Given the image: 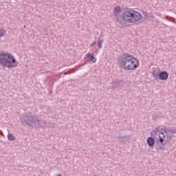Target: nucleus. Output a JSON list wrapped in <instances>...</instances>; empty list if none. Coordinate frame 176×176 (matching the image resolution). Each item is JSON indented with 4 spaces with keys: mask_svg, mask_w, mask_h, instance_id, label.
<instances>
[{
    "mask_svg": "<svg viewBox=\"0 0 176 176\" xmlns=\"http://www.w3.org/2000/svg\"><path fill=\"white\" fill-rule=\"evenodd\" d=\"M21 121L22 123H25L28 126H33V127H42L43 129L50 127V122H46L42 119H38L32 115H23L21 118Z\"/></svg>",
    "mask_w": 176,
    "mask_h": 176,
    "instance_id": "nucleus-1",
    "label": "nucleus"
},
{
    "mask_svg": "<svg viewBox=\"0 0 176 176\" xmlns=\"http://www.w3.org/2000/svg\"><path fill=\"white\" fill-rule=\"evenodd\" d=\"M19 62L13 55L6 52H0V65L1 67H8V68H14L17 67Z\"/></svg>",
    "mask_w": 176,
    "mask_h": 176,
    "instance_id": "nucleus-2",
    "label": "nucleus"
},
{
    "mask_svg": "<svg viewBox=\"0 0 176 176\" xmlns=\"http://www.w3.org/2000/svg\"><path fill=\"white\" fill-rule=\"evenodd\" d=\"M155 135H157L159 138V142L157 144L155 145L156 151H164L166 149V143H164V140L168 138L167 136V129L163 128L162 130L159 128H155Z\"/></svg>",
    "mask_w": 176,
    "mask_h": 176,
    "instance_id": "nucleus-3",
    "label": "nucleus"
},
{
    "mask_svg": "<svg viewBox=\"0 0 176 176\" xmlns=\"http://www.w3.org/2000/svg\"><path fill=\"white\" fill-rule=\"evenodd\" d=\"M131 13V10H128L124 11L121 14V17L120 16H117L116 20H117L118 23H119V24H121V25L122 24H124V23H130ZM123 21H124V23H123Z\"/></svg>",
    "mask_w": 176,
    "mask_h": 176,
    "instance_id": "nucleus-4",
    "label": "nucleus"
},
{
    "mask_svg": "<svg viewBox=\"0 0 176 176\" xmlns=\"http://www.w3.org/2000/svg\"><path fill=\"white\" fill-rule=\"evenodd\" d=\"M138 60L135 58L133 56L131 58V60H129V62H128V64L126 65V67H125V69L126 71H133V69H135V68H138Z\"/></svg>",
    "mask_w": 176,
    "mask_h": 176,
    "instance_id": "nucleus-5",
    "label": "nucleus"
},
{
    "mask_svg": "<svg viewBox=\"0 0 176 176\" xmlns=\"http://www.w3.org/2000/svg\"><path fill=\"white\" fill-rule=\"evenodd\" d=\"M142 19V15L135 10H131V15L129 18V24L131 23H137V21H140Z\"/></svg>",
    "mask_w": 176,
    "mask_h": 176,
    "instance_id": "nucleus-6",
    "label": "nucleus"
},
{
    "mask_svg": "<svg viewBox=\"0 0 176 176\" xmlns=\"http://www.w3.org/2000/svg\"><path fill=\"white\" fill-rule=\"evenodd\" d=\"M132 56H133L129 54H125L122 56L121 65L124 69H126V67H127L126 65L130 62V60L131 59Z\"/></svg>",
    "mask_w": 176,
    "mask_h": 176,
    "instance_id": "nucleus-7",
    "label": "nucleus"
},
{
    "mask_svg": "<svg viewBox=\"0 0 176 176\" xmlns=\"http://www.w3.org/2000/svg\"><path fill=\"white\" fill-rule=\"evenodd\" d=\"M116 140L120 144H126L129 140H130L129 135H124V136H118Z\"/></svg>",
    "mask_w": 176,
    "mask_h": 176,
    "instance_id": "nucleus-8",
    "label": "nucleus"
},
{
    "mask_svg": "<svg viewBox=\"0 0 176 176\" xmlns=\"http://www.w3.org/2000/svg\"><path fill=\"white\" fill-rule=\"evenodd\" d=\"M112 85L113 89H116L118 87H120V86L123 85V81L121 80L116 79L112 81Z\"/></svg>",
    "mask_w": 176,
    "mask_h": 176,
    "instance_id": "nucleus-9",
    "label": "nucleus"
},
{
    "mask_svg": "<svg viewBox=\"0 0 176 176\" xmlns=\"http://www.w3.org/2000/svg\"><path fill=\"white\" fill-rule=\"evenodd\" d=\"M158 75L161 80H167L168 79V73L166 71L161 72Z\"/></svg>",
    "mask_w": 176,
    "mask_h": 176,
    "instance_id": "nucleus-10",
    "label": "nucleus"
},
{
    "mask_svg": "<svg viewBox=\"0 0 176 176\" xmlns=\"http://www.w3.org/2000/svg\"><path fill=\"white\" fill-rule=\"evenodd\" d=\"M146 142H147V145H148L150 148H152V146H155V138L153 137L148 138Z\"/></svg>",
    "mask_w": 176,
    "mask_h": 176,
    "instance_id": "nucleus-11",
    "label": "nucleus"
},
{
    "mask_svg": "<svg viewBox=\"0 0 176 176\" xmlns=\"http://www.w3.org/2000/svg\"><path fill=\"white\" fill-rule=\"evenodd\" d=\"M86 57L89 58V60L91 61V63H96L97 61V58L94 57V55L93 54L87 53L86 54Z\"/></svg>",
    "mask_w": 176,
    "mask_h": 176,
    "instance_id": "nucleus-12",
    "label": "nucleus"
},
{
    "mask_svg": "<svg viewBox=\"0 0 176 176\" xmlns=\"http://www.w3.org/2000/svg\"><path fill=\"white\" fill-rule=\"evenodd\" d=\"M121 11H122V8H120V6H116L113 9V12L115 14H118V13H120Z\"/></svg>",
    "mask_w": 176,
    "mask_h": 176,
    "instance_id": "nucleus-13",
    "label": "nucleus"
},
{
    "mask_svg": "<svg viewBox=\"0 0 176 176\" xmlns=\"http://www.w3.org/2000/svg\"><path fill=\"white\" fill-rule=\"evenodd\" d=\"M7 138H8V141H14V139L16 138L12 133H8L7 135Z\"/></svg>",
    "mask_w": 176,
    "mask_h": 176,
    "instance_id": "nucleus-14",
    "label": "nucleus"
},
{
    "mask_svg": "<svg viewBox=\"0 0 176 176\" xmlns=\"http://www.w3.org/2000/svg\"><path fill=\"white\" fill-rule=\"evenodd\" d=\"M102 43H104V40L99 39L98 41V47H99V49H102Z\"/></svg>",
    "mask_w": 176,
    "mask_h": 176,
    "instance_id": "nucleus-15",
    "label": "nucleus"
},
{
    "mask_svg": "<svg viewBox=\"0 0 176 176\" xmlns=\"http://www.w3.org/2000/svg\"><path fill=\"white\" fill-rule=\"evenodd\" d=\"M6 34V32L4 30V29L0 28V38H2V36H5Z\"/></svg>",
    "mask_w": 176,
    "mask_h": 176,
    "instance_id": "nucleus-16",
    "label": "nucleus"
},
{
    "mask_svg": "<svg viewBox=\"0 0 176 176\" xmlns=\"http://www.w3.org/2000/svg\"><path fill=\"white\" fill-rule=\"evenodd\" d=\"M96 43H97L96 41H94L92 43H91V45L89 46L91 50L94 51V48H93V46H94Z\"/></svg>",
    "mask_w": 176,
    "mask_h": 176,
    "instance_id": "nucleus-17",
    "label": "nucleus"
},
{
    "mask_svg": "<svg viewBox=\"0 0 176 176\" xmlns=\"http://www.w3.org/2000/svg\"><path fill=\"white\" fill-rule=\"evenodd\" d=\"M175 24H176V19H173Z\"/></svg>",
    "mask_w": 176,
    "mask_h": 176,
    "instance_id": "nucleus-18",
    "label": "nucleus"
},
{
    "mask_svg": "<svg viewBox=\"0 0 176 176\" xmlns=\"http://www.w3.org/2000/svg\"><path fill=\"white\" fill-rule=\"evenodd\" d=\"M0 134H1V131H0Z\"/></svg>",
    "mask_w": 176,
    "mask_h": 176,
    "instance_id": "nucleus-19",
    "label": "nucleus"
}]
</instances>
